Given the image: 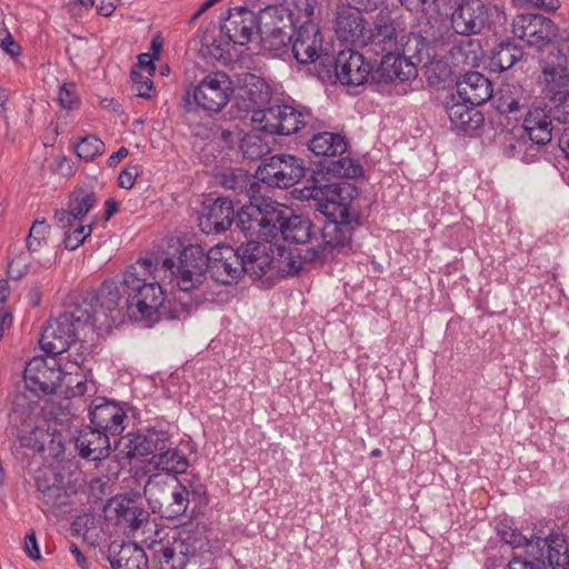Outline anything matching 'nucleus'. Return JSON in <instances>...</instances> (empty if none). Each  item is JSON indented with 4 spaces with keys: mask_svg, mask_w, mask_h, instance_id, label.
<instances>
[{
    "mask_svg": "<svg viewBox=\"0 0 569 569\" xmlns=\"http://www.w3.org/2000/svg\"><path fill=\"white\" fill-rule=\"evenodd\" d=\"M143 493L152 512L168 520L192 517L207 502L202 485H186L169 473L151 475Z\"/></svg>",
    "mask_w": 569,
    "mask_h": 569,
    "instance_id": "nucleus-1",
    "label": "nucleus"
},
{
    "mask_svg": "<svg viewBox=\"0 0 569 569\" xmlns=\"http://www.w3.org/2000/svg\"><path fill=\"white\" fill-rule=\"evenodd\" d=\"M154 271L152 261L143 258L124 272L130 318L148 320L163 307L164 293Z\"/></svg>",
    "mask_w": 569,
    "mask_h": 569,
    "instance_id": "nucleus-2",
    "label": "nucleus"
},
{
    "mask_svg": "<svg viewBox=\"0 0 569 569\" xmlns=\"http://www.w3.org/2000/svg\"><path fill=\"white\" fill-rule=\"evenodd\" d=\"M292 209L269 198L243 203L237 213V228L247 238L271 242L283 232Z\"/></svg>",
    "mask_w": 569,
    "mask_h": 569,
    "instance_id": "nucleus-3",
    "label": "nucleus"
},
{
    "mask_svg": "<svg viewBox=\"0 0 569 569\" xmlns=\"http://www.w3.org/2000/svg\"><path fill=\"white\" fill-rule=\"evenodd\" d=\"M302 197L316 201V208L328 219H351L358 221L360 211L355 206L358 188L349 182L321 183L316 178L301 190Z\"/></svg>",
    "mask_w": 569,
    "mask_h": 569,
    "instance_id": "nucleus-4",
    "label": "nucleus"
},
{
    "mask_svg": "<svg viewBox=\"0 0 569 569\" xmlns=\"http://www.w3.org/2000/svg\"><path fill=\"white\" fill-rule=\"evenodd\" d=\"M208 547L200 531L181 530L172 540H153L148 545L157 569H186Z\"/></svg>",
    "mask_w": 569,
    "mask_h": 569,
    "instance_id": "nucleus-5",
    "label": "nucleus"
},
{
    "mask_svg": "<svg viewBox=\"0 0 569 569\" xmlns=\"http://www.w3.org/2000/svg\"><path fill=\"white\" fill-rule=\"evenodd\" d=\"M89 309L88 303H71L59 317L49 320L41 333V348L52 356L67 351L80 330L90 327Z\"/></svg>",
    "mask_w": 569,
    "mask_h": 569,
    "instance_id": "nucleus-6",
    "label": "nucleus"
},
{
    "mask_svg": "<svg viewBox=\"0 0 569 569\" xmlns=\"http://www.w3.org/2000/svg\"><path fill=\"white\" fill-rule=\"evenodd\" d=\"M126 277L121 280H106L98 292L88 293L79 303H88L90 328H110L123 310L129 315Z\"/></svg>",
    "mask_w": 569,
    "mask_h": 569,
    "instance_id": "nucleus-7",
    "label": "nucleus"
},
{
    "mask_svg": "<svg viewBox=\"0 0 569 569\" xmlns=\"http://www.w3.org/2000/svg\"><path fill=\"white\" fill-rule=\"evenodd\" d=\"M257 20L261 46L269 51L286 48L297 28L293 11L283 3L266 6L257 14Z\"/></svg>",
    "mask_w": 569,
    "mask_h": 569,
    "instance_id": "nucleus-8",
    "label": "nucleus"
},
{
    "mask_svg": "<svg viewBox=\"0 0 569 569\" xmlns=\"http://www.w3.org/2000/svg\"><path fill=\"white\" fill-rule=\"evenodd\" d=\"M208 266L207 250L200 244L184 247L177 262L173 258H166L162 261V268L172 273L178 288L184 293L203 282Z\"/></svg>",
    "mask_w": 569,
    "mask_h": 569,
    "instance_id": "nucleus-9",
    "label": "nucleus"
},
{
    "mask_svg": "<svg viewBox=\"0 0 569 569\" xmlns=\"http://www.w3.org/2000/svg\"><path fill=\"white\" fill-rule=\"evenodd\" d=\"M233 93L234 86L230 76L220 70L209 72L191 91H187L188 103L191 97L197 108L209 113L222 111Z\"/></svg>",
    "mask_w": 569,
    "mask_h": 569,
    "instance_id": "nucleus-10",
    "label": "nucleus"
},
{
    "mask_svg": "<svg viewBox=\"0 0 569 569\" xmlns=\"http://www.w3.org/2000/svg\"><path fill=\"white\" fill-rule=\"evenodd\" d=\"M261 130L269 134L290 136L297 133L311 119V112L303 106L273 104L266 110H258L251 117Z\"/></svg>",
    "mask_w": 569,
    "mask_h": 569,
    "instance_id": "nucleus-11",
    "label": "nucleus"
},
{
    "mask_svg": "<svg viewBox=\"0 0 569 569\" xmlns=\"http://www.w3.org/2000/svg\"><path fill=\"white\" fill-rule=\"evenodd\" d=\"M371 67L362 53L347 49L336 57L325 56L319 72L329 79L335 76L345 86H360L371 80Z\"/></svg>",
    "mask_w": 569,
    "mask_h": 569,
    "instance_id": "nucleus-12",
    "label": "nucleus"
},
{
    "mask_svg": "<svg viewBox=\"0 0 569 569\" xmlns=\"http://www.w3.org/2000/svg\"><path fill=\"white\" fill-rule=\"evenodd\" d=\"M360 226L358 221L351 219H328L322 228V243L305 250V259L320 262L333 259L336 251L349 248L351 244L352 232Z\"/></svg>",
    "mask_w": 569,
    "mask_h": 569,
    "instance_id": "nucleus-13",
    "label": "nucleus"
},
{
    "mask_svg": "<svg viewBox=\"0 0 569 569\" xmlns=\"http://www.w3.org/2000/svg\"><path fill=\"white\" fill-rule=\"evenodd\" d=\"M410 52V40L397 52L381 54V61L377 67H371V82L391 83L393 81L405 82L416 78V62H421L420 51L417 54L408 56Z\"/></svg>",
    "mask_w": 569,
    "mask_h": 569,
    "instance_id": "nucleus-14",
    "label": "nucleus"
},
{
    "mask_svg": "<svg viewBox=\"0 0 569 569\" xmlns=\"http://www.w3.org/2000/svg\"><path fill=\"white\" fill-rule=\"evenodd\" d=\"M306 167L302 159L291 154H276L262 161L257 170L259 180L269 187L287 189L305 177Z\"/></svg>",
    "mask_w": 569,
    "mask_h": 569,
    "instance_id": "nucleus-15",
    "label": "nucleus"
},
{
    "mask_svg": "<svg viewBox=\"0 0 569 569\" xmlns=\"http://www.w3.org/2000/svg\"><path fill=\"white\" fill-rule=\"evenodd\" d=\"M501 12L495 6H488L482 0H462L451 12V28L461 36L478 34L490 28L491 18Z\"/></svg>",
    "mask_w": 569,
    "mask_h": 569,
    "instance_id": "nucleus-16",
    "label": "nucleus"
},
{
    "mask_svg": "<svg viewBox=\"0 0 569 569\" xmlns=\"http://www.w3.org/2000/svg\"><path fill=\"white\" fill-rule=\"evenodd\" d=\"M23 379L31 392L38 397L47 396L57 392L63 380V371L54 357H34L27 362Z\"/></svg>",
    "mask_w": 569,
    "mask_h": 569,
    "instance_id": "nucleus-17",
    "label": "nucleus"
},
{
    "mask_svg": "<svg viewBox=\"0 0 569 569\" xmlns=\"http://www.w3.org/2000/svg\"><path fill=\"white\" fill-rule=\"evenodd\" d=\"M367 54L381 56L397 52L403 47L395 27L392 12L389 8H382L375 17L373 27L366 30L361 43Z\"/></svg>",
    "mask_w": 569,
    "mask_h": 569,
    "instance_id": "nucleus-18",
    "label": "nucleus"
},
{
    "mask_svg": "<svg viewBox=\"0 0 569 569\" xmlns=\"http://www.w3.org/2000/svg\"><path fill=\"white\" fill-rule=\"evenodd\" d=\"M555 22L540 13L517 14L511 24V32L528 46L541 49L549 44L557 36Z\"/></svg>",
    "mask_w": 569,
    "mask_h": 569,
    "instance_id": "nucleus-19",
    "label": "nucleus"
},
{
    "mask_svg": "<svg viewBox=\"0 0 569 569\" xmlns=\"http://www.w3.org/2000/svg\"><path fill=\"white\" fill-rule=\"evenodd\" d=\"M238 248L243 274H248L252 280H259L263 276H273L277 244L251 238Z\"/></svg>",
    "mask_w": 569,
    "mask_h": 569,
    "instance_id": "nucleus-20",
    "label": "nucleus"
},
{
    "mask_svg": "<svg viewBox=\"0 0 569 569\" xmlns=\"http://www.w3.org/2000/svg\"><path fill=\"white\" fill-rule=\"evenodd\" d=\"M210 277L221 284H232L243 276L239 248L219 244L207 251Z\"/></svg>",
    "mask_w": 569,
    "mask_h": 569,
    "instance_id": "nucleus-21",
    "label": "nucleus"
},
{
    "mask_svg": "<svg viewBox=\"0 0 569 569\" xmlns=\"http://www.w3.org/2000/svg\"><path fill=\"white\" fill-rule=\"evenodd\" d=\"M37 498L44 511H53L70 503L73 491L69 489L63 476L53 468L40 469L36 476Z\"/></svg>",
    "mask_w": 569,
    "mask_h": 569,
    "instance_id": "nucleus-22",
    "label": "nucleus"
},
{
    "mask_svg": "<svg viewBox=\"0 0 569 569\" xmlns=\"http://www.w3.org/2000/svg\"><path fill=\"white\" fill-rule=\"evenodd\" d=\"M555 59L545 60L538 77V86L545 100L569 94V70L560 50L551 52Z\"/></svg>",
    "mask_w": 569,
    "mask_h": 569,
    "instance_id": "nucleus-23",
    "label": "nucleus"
},
{
    "mask_svg": "<svg viewBox=\"0 0 569 569\" xmlns=\"http://www.w3.org/2000/svg\"><path fill=\"white\" fill-rule=\"evenodd\" d=\"M295 30L291 41L296 60L301 64L319 61L322 69V58L329 54L322 52L323 39L319 27L316 23H302Z\"/></svg>",
    "mask_w": 569,
    "mask_h": 569,
    "instance_id": "nucleus-24",
    "label": "nucleus"
},
{
    "mask_svg": "<svg viewBox=\"0 0 569 569\" xmlns=\"http://www.w3.org/2000/svg\"><path fill=\"white\" fill-rule=\"evenodd\" d=\"M89 418L92 427L116 437L121 435L126 428L127 413L117 402L106 398H96L91 402Z\"/></svg>",
    "mask_w": 569,
    "mask_h": 569,
    "instance_id": "nucleus-25",
    "label": "nucleus"
},
{
    "mask_svg": "<svg viewBox=\"0 0 569 569\" xmlns=\"http://www.w3.org/2000/svg\"><path fill=\"white\" fill-rule=\"evenodd\" d=\"M221 32L234 44L244 46L258 34L257 14L246 7H237L228 11L221 24Z\"/></svg>",
    "mask_w": 569,
    "mask_h": 569,
    "instance_id": "nucleus-26",
    "label": "nucleus"
},
{
    "mask_svg": "<svg viewBox=\"0 0 569 569\" xmlns=\"http://www.w3.org/2000/svg\"><path fill=\"white\" fill-rule=\"evenodd\" d=\"M234 220V203L229 197L206 200L199 217V226L204 233L226 231Z\"/></svg>",
    "mask_w": 569,
    "mask_h": 569,
    "instance_id": "nucleus-27",
    "label": "nucleus"
},
{
    "mask_svg": "<svg viewBox=\"0 0 569 569\" xmlns=\"http://www.w3.org/2000/svg\"><path fill=\"white\" fill-rule=\"evenodd\" d=\"M271 99V88L266 80L259 76L247 72L239 78V101L238 106L243 111L252 112L266 110Z\"/></svg>",
    "mask_w": 569,
    "mask_h": 569,
    "instance_id": "nucleus-28",
    "label": "nucleus"
},
{
    "mask_svg": "<svg viewBox=\"0 0 569 569\" xmlns=\"http://www.w3.org/2000/svg\"><path fill=\"white\" fill-rule=\"evenodd\" d=\"M528 556L545 562V566L548 563L552 569H569V548L559 536L537 538Z\"/></svg>",
    "mask_w": 569,
    "mask_h": 569,
    "instance_id": "nucleus-29",
    "label": "nucleus"
},
{
    "mask_svg": "<svg viewBox=\"0 0 569 569\" xmlns=\"http://www.w3.org/2000/svg\"><path fill=\"white\" fill-rule=\"evenodd\" d=\"M258 174H249L241 168L226 170L221 174L220 183L234 193L237 204L250 203L256 201L260 193V184L258 182Z\"/></svg>",
    "mask_w": 569,
    "mask_h": 569,
    "instance_id": "nucleus-30",
    "label": "nucleus"
},
{
    "mask_svg": "<svg viewBox=\"0 0 569 569\" xmlns=\"http://www.w3.org/2000/svg\"><path fill=\"white\" fill-rule=\"evenodd\" d=\"M96 203L97 196L93 191L82 188L77 189L70 196L68 209H57L54 218L60 228H72L77 222H82Z\"/></svg>",
    "mask_w": 569,
    "mask_h": 569,
    "instance_id": "nucleus-31",
    "label": "nucleus"
},
{
    "mask_svg": "<svg viewBox=\"0 0 569 569\" xmlns=\"http://www.w3.org/2000/svg\"><path fill=\"white\" fill-rule=\"evenodd\" d=\"M76 448L81 458L102 460L110 455V435L92 426L84 427L76 438Z\"/></svg>",
    "mask_w": 569,
    "mask_h": 569,
    "instance_id": "nucleus-32",
    "label": "nucleus"
},
{
    "mask_svg": "<svg viewBox=\"0 0 569 569\" xmlns=\"http://www.w3.org/2000/svg\"><path fill=\"white\" fill-rule=\"evenodd\" d=\"M456 84L458 98L470 106H481L492 98V83L480 72H467Z\"/></svg>",
    "mask_w": 569,
    "mask_h": 569,
    "instance_id": "nucleus-33",
    "label": "nucleus"
},
{
    "mask_svg": "<svg viewBox=\"0 0 569 569\" xmlns=\"http://www.w3.org/2000/svg\"><path fill=\"white\" fill-rule=\"evenodd\" d=\"M360 12L345 4L337 8L335 31L341 41L361 43L367 29Z\"/></svg>",
    "mask_w": 569,
    "mask_h": 569,
    "instance_id": "nucleus-34",
    "label": "nucleus"
},
{
    "mask_svg": "<svg viewBox=\"0 0 569 569\" xmlns=\"http://www.w3.org/2000/svg\"><path fill=\"white\" fill-rule=\"evenodd\" d=\"M481 46L477 40H463L455 44L447 58L451 63V69L456 71L458 78L478 67L481 59Z\"/></svg>",
    "mask_w": 569,
    "mask_h": 569,
    "instance_id": "nucleus-35",
    "label": "nucleus"
},
{
    "mask_svg": "<svg viewBox=\"0 0 569 569\" xmlns=\"http://www.w3.org/2000/svg\"><path fill=\"white\" fill-rule=\"evenodd\" d=\"M523 130L531 141V147H541L551 141L555 120L549 117L548 111L537 108L527 112Z\"/></svg>",
    "mask_w": 569,
    "mask_h": 569,
    "instance_id": "nucleus-36",
    "label": "nucleus"
},
{
    "mask_svg": "<svg viewBox=\"0 0 569 569\" xmlns=\"http://www.w3.org/2000/svg\"><path fill=\"white\" fill-rule=\"evenodd\" d=\"M109 507L114 511L117 523L131 531L138 530L149 520L148 511L129 497H114L110 500Z\"/></svg>",
    "mask_w": 569,
    "mask_h": 569,
    "instance_id": "nucleus-37",
    "label": "nucleus"
},
{
    "mask_svg": "<svg viewBox=\"0 0 569 569\" xmlns=\"http://www.w3.org/2000/svg\"><path fill=\"white\" fill-rule=\"evenodd\" d=\"M475 107L455 96L445 106L452 126L463 131H475L483 122L482 113Z\"/></svg>",
    "mask_w": 569,
    "mask_h": 569,
    "instance_id": "nucleus-38",
    "label": "nucleus"
},
{
    "mask_svg": "<svg viewBox=\"0 0 569 569\" xmlns=\"http://www.w3.org/2000/svg\"><path fill=\"white\" fill-rule=\"evenodd\" d=\"M491 99L495 108L501 114H517L528 107V98L519 84L501 86Z\"/></svg>",
    "mask_w": 569,
    "mask_h": 569,
    "instance_id": "nucleus-39",
    "label": "nucleus"
},
{
    "mask_svg": "<svg viewBox=\"0 0 569 569\" xmlns=\"http://www.w3.org/2000/svg\"><path fill=\"white\" fill-rule=\"evenodd\" d=\"M109 560L113 569H148L149 566L148 555L134 542L122 543Z\"/></svg>",
    "mask_w": 569,
    "mask_h": 569,
    "instance_id": "nucleus-40",
    "label": "nucleus"
},
{
    "mask_svg": "<svg viewBox=\"0 0 569 569\" xmlns=\"http://www.w3.org/2000/svg\"><path fill=\"white\" fill-rule=\"evenodd\" d=\"M9 423L11 426L12 435L16 436L22 447L36 448L37 433L39 428L32 422V417L29 410L18 409L14 407L9 415Z\"/></svg>",
    "mask_w": 569,
    "mask_h": 569,
    "instance_id": "nucleus-41",
    "label": "nucleus"
},
{
    "mask_svg": "<svg viewBox=\"0 0 569 569\" xmlns=\"http://www.w3.org/2000/svg\"><path fill=\"white\" fill-rule=\"evenodd\" d=\"M308 148L316 156L336 157L346 152L347 141L339 133L319 132L310 139Z\"/></svg>",
    "mask_w": 569,
    "mask_h": 569,
    "instance_id": "nucleus-42",
    "label": "nucleus"
},
{
    "mask_svg": "<svg viewBox=\"0 0 569 569\" xmlns=\"http://www.w3.org/2000/svg\"><path fill=\"white\" fill-rule=\"evenodd\" d=\"M150 465L159 473H169L177 477V475L183 473L189 467L187 457L171 446L158 453H154L150 459Z\"/></svg>",
    "mask_w": 569,
    "mask_h": 569,
    "instance_id": "nucleus-43",
    "label": "nucleus"
},
{
    "mask_svg": "<svg viewBox=\"0 0 569 569\" xmlns=\"http://www.w3.org/2000/svg\"><path fill=\"white\" fill-rule=\"evenodd\" d=\"M305 263H316L305 259V253L300 249H286L277 246L276 262L273 276H295L303 267Z\"/></svg>",
    "mask_w": 569,
    "mask_h": 569,
    "instance_id": "nucleus-44",
    "label": "nucleus"
},
{
    "mask_svg": "<svg viewBox=\"0 0 569 569\" xmlns=\"http://www.w3.org/2000/svg\"><path fill=\"white\" fill-rule=\"evenodd\" d=\"M522 57L523 51L520 47L510 40H503L492 49L489 66L492 71H506L512 68Z\"/></svg>",
    "mask_w": 569,
    "mask_h": 569,
    "instance_id": "nucleus-45",
    "label": "nucleus"
},
{
    "mask_svg": "<svg viewBox=\"0 0 569 569\" xmlns=\"http://www.w3.org/2000/svg\"><path fill=\"white\" fill-rule=\"evenodd\" d=\"M261 127L244 134L240 141V150L243 157L250 161L262 159L270 150V137L266 134Z\"/></svg>",
    "mask_w": 569,
    "mask_h": 569,
    "instance_id": "nucleus-46",
    "label": "nucleus"
},
{
    "mask_svg": "<svg viewBox=\"0 0 569 569\" xmlns=\"http://www.w3.org/2000/svg\"><path fill=\"white\" fill-rule=\"evenodd\" d=\"M313 228L309 218L296 214L292 211V216L289 217L280 237L288 242L303 244L313 237Z\"/></svg>",
    "mask_w": 569,
    "mask_h": 569,
    "instance_id": "nucleus-47",
    "label": "nucleus"
},
{
    "mask_svg": "<svg viewBox=\"0 0 569 569\" xmlns=\"http://www.w3.org/2000/svg\"><path fill=\"white\" fill-rule=\"evenodd\" d=\"M449 59H432L427 67V78L431 86L445 87L447 82H456L459 79L452 70Z\"/></svg>",
    "mask_w": 569,
    "mask_h": 569,
    "instance_id": "nucleus-48",
    "label": "nucleus"
},
{
    "mask_svg": "<svg viewBox=\"0 0 569 569\" xmlns=\"http://www.w3.org/2000/svg\"><path fill=\"white\" fill-rule=\"evenodd\" d=\"M497 535L501 541L511 546L512 548L526 547L527 553L533 546H536V539L533 535L527 537L517 528H513L508 521H500L497 526Z\"/></svg>",
    "mask_w": 569,
    "mask_h": 569,
    "instance_id": "nucleus-49",
    "label": "nucleus"
},
{
    "mask_svg": "<svg viewBox=\"0 0 569 569\" xmlns=\"http://www.w3.org/2000/svg\"><path fill=\"white\" fill-rule=\"evenodd\" d=\"M122 440L126 441L124 453L128 458H143L150 455L148 432L129 433Z\"/></svg>",
    "mask_w": 569,
    "mask_h": 569,
    "instance_id": "nucleus-50",
    "label": "nucleus"
},
{
    "mask_svg": "<svg viewBox=\"0 0 569 569\" xmlns=\"http://www.w3.org/2000/svg\"><path fill=\"white\" fill-rule=\"evenodd\" d=\"M50 233V226L46 220H36L26 239V246L30 252H37L47 244Z\"/></svg>",
    "mask_w": 569,
    "mask_h": 569,
    "instance_id": "nucleus-51",
    "label": "nucleus"
},
{
    "mask_svg": "<svg viewBox=\"0 0 569 569\" xmlns=\"http://www.w3.org/2000/svg\"><path fill=\"white\" fill-rule=\"evenodd\" d=\"M287 7H293L295 20L297 27L302 23H313L315 11L318 7V0H283Z\"/></svg>",
    "mask_w": 569,
    "mask_h": 569,
    "instance_id": "nucleus-52",
    "label": "nucleus"
},
{
    "mask_svg": "<svg viewBox=\"0 0 569 569\" xmlns=\"http://www.w3.org/2000/svg\"><path fill=\"white\" fill-rule=\"evenodd\" d=\"M104 150V143L97 136H86L76 144V152L80 159L93 160Z\"/></svg>",
    "mask_w": 569,
    "mask_h": 569,
    "instance_id": "nucleus-53",
    "label": "nucleus"
},
{
    "mask_svg": "<svg viewBox=\"0 0 569 569\" xmlns=\"http://www.w3.org/2000/svg\"><path fill=\"white\" fill-rule=\"evenodd\" d=\"M68 229L69 230L64 233L63 247L67 250L72 251L78 249L91 234L92 224H83L82 222H77L74 227Z\"/></svg>",
    "mask_w": 569,
    "mask_h": 569,
    "instance_id": "nucleus-54",
    "label": "nucleus"
},
{
    "mask_svg": "<svg viewBox=\"0 0 569 569\" xmlns=\"http://www.w3.org/2000/svg\"><path fill=\"white\" fill-rule=\"evenodd\" d=\"M546 107L555 122L569 124V93L548 100Z\"/></svg>",
    "mask_w": 569,
    "mask_h": 569,
    "instance_id": "nucleus-55",
    "label": "nucleus"
},
{
    "mask_svg": "<svg viewBox=\"0 0 569 569\" xmlns=\"http://www.w3.org/2000/svg\"><path fill=\"white\" fill-rule=\"evenodd\" d=\"M330 170L342 178H358L362 174V167L350 158H340L333 161Z\"/></svg>",
    "mask_w": 569,
    "mask_h": 569,
    "instance_id": "nucleus-56",
    "label": "nucleus"
},
{
    "mask_svg": "<svg viewBox=\"0 0 569 569\" xmlns=\"http://www.w3.org/2000/svg\"><path fill=\"white\" fill-rule=\"evenodd\" d=\"M151 76H144L140 70L132 69L130 73V78L132 81V91L136 92L138 97L149 99L151 98V93L153 91V82L150 79Z\"/></svg>",
    "mask_w": 569,
    "mask_h": 569,
    "instance_id": "nucleus-57",
    "label": "nucleus"
},
{
    "mask_svg": "<svg viewBox=\"0 0 569 569\" xmlns=\"http://www.w3.org/2000/svg\"><path fill=\"white\" fill-rule=\"evenodd\" d=\"M147 432L149 439L150 455L152 456L154 453L168 449L172 445L171 437L169 432L166 430L149 428Z\"/></svg>",
    "mask_w": 569,
    "mask_h": 569,
    "instance_id": "nucleus-58",
    "label": "nucleus"
},
{
    "mask_svg": "<svg viewBox=\"0 0 569 569\" xmlns=\"http://www.w3.org/2000/svg\"><path fill=\"white\" fill-rule=\"evenodd\" d=\"M462 0H431L428 18L450 17Z\"/></svg>",
    "mask_w": 569,
    "mask_h": 569,
    "instance_id": "nucleus-59",
    "label": "nucleus"
},
{
    "mask_svg": "<svg viewBox=\"0 0 569 569\" xmlns=\"http://www.w3.org/2000/svg\"><path fill=\"white\" fill-rule=\"evenodd\" d=\"M76 86L72 82L63 83L58 92V102L64 109H73L78 106L79 99L76 94Z\"/></svg>",
    "mask_w": 569,
    "mask_h": 569,
    "instance_id": "nucleus-60",
    "label": "nucleus"
},
{
    "mask_svg": "<svg viewBox=\"0 0 569 569\" xmlns=\"http://www.w3.org/2000/svg\"><path fill=\"white\" fill-rule=\"evenodd\" d=\"M140 172L141 167L138 164L129 166L123 169L118 177L119 187L123 189H131L134 186L136 179Z\"/></svg>",
    "mask_w": 569,
    "mask_h": 569,
    "instance_id": "nucleus-61",
    "label": "nucleus"
},
{
    "mask_svg": "<svg viewBox=\"0 0 569 569\" xmlns=\"http://www.w3.org/2000/svg\"><path fill=\"white\" fill-rule=\"evenodd\" d=\"M29 262L22 261V259H13L8 264V277L12 280H20L28 273Z\"/></svg>",
    "mask_w": 569,
    "mask_h": 569,
    "instance_id": "nucleus-62",
    "label": "nucleus"
},
{
    "mask_svg": "<svg viewBox=\"0 0 569 569\" xmlns=\"http://www.w3.org/2000/svg\"><path fill=\"white\" fill-rule=\"evenodd\" d=\"M505 569H545V562L540 560H523L520 557H513Z\"/></svg>",
    "mask_w": 569,
    "mask_h": 569,
    "instance_id": "nucleus-63",
    "label": "nucleus"
},
{
    "mask_svg": "<svg viewBox=\"0 0 569 569\" xmlns=\"http://www.w3.org/2000/svg\"><path fill=\"white\" fill-rule=\"evenodd\" d=\"M24 550L31 559L39 560L41 558L38 541L33 530H30L24 537Z\"/></svg>",
    "mask_w": 569,
    "mask_h": 569,
    "instance_id": "nucleus-64",
    "label": "nucleus"
}]
</instances>
